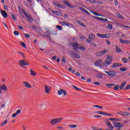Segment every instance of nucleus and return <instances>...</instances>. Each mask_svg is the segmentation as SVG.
I'll use <instances>...</instances> for the list:
<instances>
[{"mask_svg": "<svg viewBox=\"0 0 130 130\" xmlns=\"http://www.w3.org/2000/svg\"><path fill=\"white\" fill-rule=\"evenodd\" d=\"M62 119H63V117L51 119L50 120L49 123L51 125H55L57 123H60Z\"/></svg>", "mask_w": 130, "mask_h": 130, "instance_id": "1", "label": "nucleus"}, {"mask_svg": "<svg viewBox=\"0 0 130 130\" xmlns=\"http://www.w3.org/2000/svg\"><path fill=\"white\" fill-rule=\"evenodd\" d=\"M112 63V58L111 56L107 55V57L105 59L104 62V66L106 68L109 66V64H111Z\"/></svg>", "mask_w": 130, "mask_h": 130, "instance_id": "2", "label": "nucleus"}, {"mask_svg": "<svg viewBox=\"0 0 130 130\" xmlns=\"http://www.w3.org/2000/svg\"><path fill=\"white\" fill-rule=\"evenodd\" d=\"M18 63H19V66H20V67H21V68H24V67H23V66H29V61H28L26 59H22V60H19L18 61Z\"/></svg>", "mask_w": 130, "mask_h": 130, "instance_id": "3", "label": "nucleus"}, {"mask_svg": "<svg viewBox=\"0 0 130 130\" xmlns=\"http://www.w3.org/2000/svg\"><path fill=\"white\" fill-rule=\"evenodd\" d=\"M114 126H115V127H117V128H118V129H120V128L123 127V126H124V125L123 124L121 123H119L118 122H112Z\"/></svg>", "mask_w": 130, "mask_h": 130, "instance_id": "4", "label": "nucleus"}, {"mask_svg": "<svg viewBox=\"0 0 130 130\" xmlns=\"http://www.w3.org/2000/svg\"><path fill=\"white\" fill-rule=\"evenodd\" d=\"M22 12L23 14H24V16H25L26 19H27V20H28L29 22H31V23H32L34 20H33V18L31 17V15L27 14V13L25 12V10H24V9L22 10Z\"/></svg>", "mask_w": 130, "mask_h": 130, "instance_id": "5", "label": "nucleus"}, {"mask_svg": "<svg viewBox=\"0 0 130 130\" xmlns=\"http://www.w3.org/2000/svg\"><path fill=\"white\" fill-rule=\"evenodd\" d=\"M94 64L96 67H103V65H104L103 61L101 59H98V60H96L94 62Z\"/></svg>", "mask_w": 130, "mask_h": 130, "instance_id": "6", "label": "nucleus"}, {"mask_svg": "<svg viewBox=\"0 0 130 130\" xmlns=\"http://www.w3.org/2000/svg\"><path fill=\"white\" fill-rule=\"evenodd\" d=\"M70 53L72 57L74 58H80L81 56L79 54L76 53L74 51H70Z\"/></svg>", "mask_w": 130, "mask_h": 130, "instance_id": "7", "label": "nucleus"}, {"mask_svg": "<svg viewBox=\"0 0 130 130\" xmlns=\"http://www.w3.org/2000/svg\"><path fill=\"white\" fill-rule=\"evenodd\" d=\"M71 45L72 47H73V50H74V51H76V52L80 53V51L78 50V48H79V44H78L77 43H71Z\"/></svg>", "mask_w": 130, "mask_h": 130, "instance_id": "8", "label": "nucleus"}, {"mask_svg": "<svg viewBox=\"0 0 130 130\" xmlns=\"http://www.w3.org/2000/svg\"><path fill=\"white\" fill-rule=\"evenodd\" d=\"M96 36H98V37H100V38H108L110 37V35L109 34H97Z\"/></svg>", "mask_w": 130, "mask_h": 130, "instance_id": "9", "label": "nucleus"}, {"mask_svg": "<svg viewBox=\"0 0 130 130\" xmlns=\"http://www.w3.org/2000/svg\"><path fill=\"white\" fill-rule=\"evenodd\" d=\"M106 52H107V50H106L101 51L95 53V55L96 56H103V55H105Z\"/></svg>", "mask_w": 130, "mask_h": 130, "instance_id": "10", "label": "nucleus"}, {"mask_svg": "<svg viewBox=\"0 0 130 130\" xmlns=\"http://www.w3.org/2000/svg\"><path fill=\"white\" fill-rule=\"evenodd\" d=\"M105 73L107 74L110 77H115V76H116V72L113 71H105Z\"/></svg>", "mask_w": 130, "mask_h": 130, "instance_id": "11", "label": "nucleus"}, {"mask_svg": "<svg viewBox=\"0 0 130 130\" xmlns=\"http://www.w3.org/2000/svg\"><path fill=\"white\" fill-rule=\"evenodd\" d=\"M44 88H45V92L46 94H49L50 93V86L47 85H44Z\"/></svg>", "mask_w": 130, "mask_h": 130, "instance_id": "12", "label": "nucleus"}, {"mask_svg": "<svg viewBox=\"0 0 130 130\" xmlns=\"http://www.w3.org/2000/svg\"><path fill=\"white\" fill-rule=\"evenodd\" d=\"M62 93L64 96H67V91H66V90L60 89L59 91H58V95H62Z\"/></svg>", "mask_w": 130, "mask_h": 130, "instance_id": "13", "label": "nucleus"}, {"mask_svg": "<svg viewBox=\"0 0 130 130\" xmlns=\"http://www.w3.org/2000/svg\"><path fill=\"white\" fill-rule=\"evenodd\" d=\"M23 86L25 87V88H32V85L29 83V82L27 81H23Z\"/></svg>", "mask_w": 130, "mask_h": 130, "instance_id": "14", "label": "nucleus"}, {"mask_svg": "<svg viewBox=\"0 0 130 130\" xmlns=\"http://www.w3.org/2000/svg\"><path fill=\"white\" fill-rule=\"evenodd\" d=\"M106 125L109 127L110 129H106V130H113L114 128V127L113 125L111 124V123L110 122H107Z\"/></svg>", "mask_w": 130, "mask_h": 130, "instance_id": "15", "label": "nucleus"}, {"mask_svg": "<svg viewBox=\"0 0 130 130\" xmlns=\"http://www.w3.org/2000/svg\"><path fill=\"white\" fill-rule=\"evenodd\" d=\"M60 25L62 26H67V27H70V26H72L71 24H70L69 22H66L64 21H60L59 22Z\"/></svg>", "mask_w": 130, "mask_h": 130, "instance_id": "16", "label": "nucleus"}, {"mask_svg": "<svg viewBox=\"0 0 130 130\" xmlns=\"http://www.w3.org/2000/svg\"><path fill=\"white\" fill-rule=\"evenodd\" d=\"M1 13L4 19L8 18V13H7V12H6V11H3V10H1Z\"/></svg>", "mask_w": 130, "mask_h": 130, "instance_id": "17", "label": "nucleus"}, {"mask_svg": "<svg viewBox=\"0 0 130 130\" xmlns=\"http://www.w3.org/2000/svg\"><path fill=\"white\" fill-rule=\"evenodd\" d=\"M120 66H122V64H121V63H114L111 66V68L112 69H114L115 68H117V67H120Z\"/></svg>", "mask_w": 130, "mask_h": 130, "instance_id": "18", "label": "nucleus"}, {"mask_svg": "<svg viewBox=\"0 0 130 130\" xmlns=\"http://www.w3.org/2000/svg\"><path fill=\"white\" fill-rule=\"evenodd\" d=\"M92 18H93L94 19H96V20H100V21H105L106 22L108 21V19H104L102 18L96 17L94 16H92Z\"/></svg>", "mask_w": 130, "mask_h": 130, "instance_id": "19", "label": "nucleus"}, {"mask_svg": "<svg viewBox=\"0 0 130 130\" xmlns=\"http://www.w3.org/2000/svg\"><path fill=\"white\" fill-rule=\"evenodd\" d=\"M125 85H126V81H123L121 83V85L119 86L120 90H122L124 87H125Z\"/></svg>", "mask_w": 130, "mask_h": 130, "instance_id": "20", "label": "nucleus"}, {"mask_svg": "<svg viewBox=\"0 0 130 130\" xmlns=\"http://www.w3.org/2000/svg\"><path fill=\"white\" fill-rule=\"evenodd\" d=\"M51 12L53 13L54 15H56L57 16H59L60 17L62 16L61 13L58 11H51Z\"/></svg>", "mask_w": 130, "mask_h": 130, "instance_id": "21", "label": "nucleus"}, {"mask_svg": "<svg viewBox=\"0 0 130 130\" xmlns=\"http://www.w3.org/2000/svg\"><path fill=\"white\" fill-rule=\"evenodd\" d=\"M95 35L93 34H90L89 35V37H88V39L90 40H94V39H95Z\"/></svg>", "mask_w": 130, "mask_h": 130, "instance_id": "22", "label": "nucleus"}, {"mask_svg": "<svg viewBox=\"0 0 130 130\" xmlns=\"http://www.w3.org/2000/svg\"><path fill=\"white\" fill-rule=\"evenodd\" d=\"M76 22H77L78 24H79V25H80L81 26H82V27H83L84 28H86V27H87L85 24H84L83 22H81L80 20H76Z\"/></svg>", "mask_w": 130, "mask_h": 130, "instance_id": "23", "label": "nucleus"}, {"mask_svg": "<svg viewBox=\"0 0 130 130\" xmlns=\"http://www.w3.org/2000/svg\"><path fill=\"white\" fill-rule=\"evenodd\" d=\"M29 71L30 72V75L31 76H34V77L37 76V73H36L35 71H33L32 69H29Z\"/></svg>", "mask_w": 130, "mask_h": 130, "instance_id": "24", "label": "nucleus"}, {"mask_svg": "<svg viewBox=\"0 0 130 130\" xmlns=\"http://www.w3.org/2000/svg\"><path fill=\"white\" fill-rule=\"evenodd\" d=\"M1 90H3V91H8V87H7L6 85H3L1 86Z\"/></svg>", "mask_w": 130, "mask_h": 130, "instance_id": "25", "label": "nucleus"}, {"mask_svg": "<svg viewBox=\"0 0 130 130\" xmlns=\"http://www.w3.org/2000/svg\"><path fill=\"white\" fill-rule=\"evenodd\" d=\"M53 5H54V6H56V7H57L58 8H62V7L61 6V5L58 4L56 2H53Z\"/></svg>", "mask_w": 130, "mask_h": 130, "instance_id": "26", "label": "nucleus"}, {"mask_svg": "<svg viewBox=\"0 0 130 130\" xmlns=\"http://www.w3.org/2000/svg\"><path fill=\"white\" fill-rule=\"evenodd\" d=\"M119 42L120 43H125L126 44L129 43V41L125 40H120Z\"/></svg>", "mask_w": 130, "mask_h": 130, "instance_id": "27", "label": "nucleus"}, {"mask_svg": "<svg viewBox=\"0 0 130 130\" xmlns=\"http://www.w3.org/2000/svg\"><path fill=\"white\" fill-rule=\"evenodd\" d=\"M90 12L92 13V14L94 15V16H101V17H103V15L98 14L96 12H95L93 10L90 11Z\"/></svg>", "mask_w": 130, "mask_h": 130, "instance_id": "28", "label": "nucleus"}, {"mask_svg": "<svg viewBox=\"0 0 130 130\" xmlns=\"http://www.w3.org/2000/svg\"><path fill=\"white\" fill-rule=\"evenodd\" d=\"M64 4L65 5H66L67 6H68V7H69L70 8H75V7L74 6H72V4H70V3H69L68 2H64Z\"/></svg>", "mask_w": 130, "mask_h": 130, "instance_id": "29", "label": "nucleus"}, {"mask_svg": "<svg viewBox=\"0 0 130 130\" xmlns=\"http://www.w3.org/2000/svg\"><path fill=\"white\" fill-rule=\"evenodd\" d=\"M106 87H108V88H111V87H113V86H115V84H106Z\"/></svg>", "mask_w": 130, "mask_h": 130, "instance_id": "30", "label": "nucleus"}, {"mask_svg": "<svg viewBox=\"0 0 130 130\" xmlns=\"http://www.w3.org/2000/svg\"><path fill=\"white\" fill-rule=\"evenodd\" d=\"M122 61H123V62H124V63H127V62H128V60L127 59V58H126V57H123L122 58Z\"/></svg>", "mask_w": 130, "mask_h": 130, "instance_id": "31", "label": "nucleus"}, {"mask_svg": "<svg viewBox=\"0 0 130 130\" xmlns=\"http://www.w3.org/2000/svg\"><path fill=\"white\" fill-rule=\"evenodd\" d=\"M116 51L119 53L121 52V49H120V48H119L117 45H116Z\"/></svg>", "mask_w": 130, "mask_h": 130, "instance_id": "32", "label": "nucleus"}, {"mask_svg": "<svg viewBox=\"0 0 130 130\" xmlns=\"http://www.w3.org/2000/svg\"><path fill=\"white\" fill-rule=\"evenodd\" d=\"M18 54L20 55V56H22L23 58H25V54L24 53H22V52H18Z\"/></svg>", "mask_w": 130, "mask_h": 130, "instance_id": "33", "label": "nucleus"}, {"mask_svg": "<svg viewBox=\"0 0 130 130\" xmlns=\"http://www.w3.org/2000/svg\"><path fill=\"white\" fill-rule=\"evenodd\" d=\"M115 86L113 88V90H114L115 91H117V90H118V89H119V85H114Z\"/></svg>", "mask_w": 130, "mask_h": 130, "instance_id": "34", "label": "nucleus"}, {"mask_svg": "<svg viewBox=\"0 0 130 130\" xmlns=\"http://www.w3.org/2000/svg\"><path fill=\"white\" fill-rule=\"evenodd\" d=\"M96 77L100 79H102L103 78V75L101 74H96Z\"/></svg>", "mask_w": 130, "mask_h": 130, "instance_id": "35", "label": "nucleus"}, {"mask_svg": "<svg viewBox=\"0 0 130 130\" xmlns=\"http://www.w3.org/2000/svg\"><path fill=\"white\" fill-rule=\"evenodd\" d=\"M8 123V120H5L3 123L1 124V126H4L5 124H7Z\"/></svg>", "mask_w": 130, "mask_h": 130, "instance_id": "36", "label": "nucleus"}, {"mask_svg": "<svg viewBox=\"0 0 130 130\" xmlns=\"http://www.w3.org/2000/svg\"><path fill=\"white\" fill-rule=\"evenodd\" d=\"M69 127H71V128H75V127H77V125L76 124L69 125Z\"/></svg>", "mask_w": 130, "mask_h": 130, "instance_id": "37", "label": "nucleus"}, {"mask_svg": "<svg viewBox=\"0 0 130 130\" xmlns=\"http://www.w3.org/2000/svg\"><path fill=\"white\" fill-rule=\"evenodd\" d=\"M124 116H128L129 115V113L128 112H123Z\"/></svg>", "mask_w": 130, "mask_h": 130, "instance_id": "38", "label": "nucleus"}, {"mask_svg": "<svg viewBox=\"0 0 130 130\" xmlns=\"http://www.w3.org/2000/svg\"><path fill=\"white\" fill-rule=\"evenodd\" d=\"M73 87L74 89H75V90H77V91H81V89L79 88V87H77L75 85H73Z\"/></svg>", "mask_w": 130, "mask_h": 130, "instance_id": "39", "label": "nucleus"}, {"mask_svg": "<svg viewBox=\"0 0 130 130\" xmlns=\"http://www.w3.org/2000/svg\"><path fill=\"white\" fill-rule=\"evenodd\" d=\"M97 114H102V115H104V112H100V111H97L95 112Z\"/></svg>", "mask_w": 130, "mask_h": 130, "instance_id": "40", "label": "nucleus"}, {"mask_svg": "<svg viewBox=\"0 0 130 130\" xmlns=\"http://www.w3.org/2000/svg\"><path fill=\"white\" fill-rule=\"evenodd\" d=\"M14 34L15 36H19V32L17 30L14 31Z\"/></svg>", "mask_w": 130, "mask_h": 130, "instance_id": "41", "label": "nucleus"}, {"mask_svg": "<svg viewBox=\"0 0 130 130\" xmlns=\"http://www.w3.org/2000/svg\"><path fill=\"white\" fill-rule=\"evenodd\" d=\"M56 28H57V29H58V30H62V27L60 25H57Z\"/></svg>", "mask_w": 130, "mask_h": 130, "instance_id": "42", "label": "nucleus"}, {"mask_svg": "<svg viewBox=\"0 0 130 130\" xmlns=\"http://www.w3.org/2000/svg\"><path fill=\"white\" fill-rule=\"evenodd\" d=\"M87 1V2H90V3H91L92 4H95L96 3V0H86Z\"/></svg>", "mask_w": 130, "mask_h": 130, "instance_id": "43", "label": "nucleus"}, {"mask_svg": "<svg viewBox=\"0 0 130 130\" xmlns=\"http://www.w3.org/2000/svg\"><path fill=\"white\" fill-rule=\"evenodd\" d=\"M90 45L91 46H93V47H96L97 46V45H96V44L94 42H92L91 43H90Z\"/></svg>", "mask_w": 130, "mask_h": 130, "instance_id": "44", "label": "nucleus"}, {"mask_svg": "<svg viewBox=\"0 0 130 130\" xmlns=\"http://www.w3.org/2000/svg\"><path fill=\"white\" fill-rule=\"evenodd\" d=\"M63 127H62V126H57V129H58V130H61V129H63Z\"/></svg>", "mask_w": 130, "mask_h": 130, "instance_id": "45", "label": "nucleus"}, {"mask_svg": "<svg viewBox=\"0 0 130 130\" xmlns=\"http://www.w3.org/2000/svg\"><path fill=\"white\" fill-rule=\"evenodd\" d=\"M21 46L24 47V48H27V46H26V44L25 43H21Z\"/></svg>", "mask_w": 130, "mask_h": 130, "instance_id": "46", "label": "nucleus"}, {"mask_svg": "<svg viewBox=\"0 0 130 130\" xmlns=\"http://www.w3.org/2000/svg\"><path fill=\"white\" fill-rule=\"evenodd\" d=\"M130 88V85L128 84L124 88V90H128Z\"/></svg>", "mask_w": 130, "mask_h": 130, "instance_id": "47", "label": "nucleus"}, {"mask_svg": "<svg viewBox=\"0 0 130 130\" xmlns=\"http://www.w3.org/2000/svg\"><path fill=\"white\" fill-rule=\"evenodd\" d=\"M120 71H121L122 72H125L126 71V68H121L120 69Z\"/></svg>", "mask_w": 130, "mask_h": 130, "instance_id": "48", "label": "nucleus"}, {"mask_svg": "<svg viewBox=\"0 0 130 130\" xmlns=\"http://www.w3.org/2000/svg\"><path fill=\"white\" fill-rule=\"evenodd\" d=\"M62 62H64V63H66V62H67V61L66 60V57H64V56L62 57Z\"/></svg>", "mask_w": 130, "mask_h": 130, "instance_id": "49", "label": "nucleus"}, {"mask_svg": "<svg viewBox=\"0 0 130 130\" xmlns=\"http://www.w3.org/2000/svg\"><path fill=\"white\" fill-rule=\"evenodd\" d=\"M31 28L33 30H36V29H37L36 25H31Z\"/></svg>", "mask_w": 130, "mask_h": 130, "instance_id": "50", "label": "nucleus"}, {"mask_svg": "<svg viewBox=\"0 0 130 130\" xmlns=\"http://www.w3.org/2000/svg\"><path fill=\"white\" fill-rule=\"evenodd\" d=\"M108 28L109 30H111L112 29V25L111 24H108Z\"/></svg>", "mask_w": 130, "mask_h": 130, "instance_id": "51", "label": "nucleus"}, {"mask_svg": "<svg viewBox=\"0 0 130 130\" xmlns=\"http://www.w3.org/2000/svg\"><path fill=\"white\" fill-rule=\"evenodd\" d=\"M104 115H109L110 116H111L112 115V114H109L108 113H106V112H104Z\"/></svg>", "mask_w": 130, "mask_h": 130, "instance_id": "52", "label": "nucleus"}, {"mask_svg": "<svg viewBox=\"0 0 130 130\" xmlns=\"http://www.w3.org/2000/svg\"><path fill=\"white\" fill-rule=\"evenodd\" d=\"M24 36L26 38H30V35H29L28 34H24Z\"/></svg>", "mask_w": 130, "mask_h": 130, "instance_id": "53", "label": "nucleus"}, {"mask_svg": "<svg viewBox=\"0 0 130 130\" xmlns=\"http://www.w3.org/2000/svg\"><path fill=\"white\" fill-rule=\"evenodd\" d=\"M123 112H117V114H119L120 115H122V116H124V114L123 113Z\"/></svg>", "mask_w": 130, "mask_h": 130, "instance_id": "54", "label": "nucleus"}, {"mask_svg": "<svg viewBox=\"0 0 130 130\" xmlns=\"http://www.w3.org/2000/svg\"><path fill=\"white\" fill-rule=\"evenodd\" d=\"M121 119L119 118H114V121H120Z\"/></svg>", "mask_w": 130, "mask_h": 130, "instance_id": "55", "label": "nucleus"}, {"mask_svg": "<svg viewBox=\"0 0 130 130\" xmlns=\"http://www.w3.org/2000/svg\"><path fill=\"white\" fill-rule=\"evenodd\" d=\"M114 4L115 6H118V1L117 0H114Z\"/></svg>", "mask_w": 130, "mask_h": 130, "instance_id": "56", "label": "nucleus"}, {"mask_svg": "<svg viewBox=\"0 0 130 130\" xmlns=\"http://www.w3.org/2000/svg\"><path fill=\"white\" fill-rule=\"evenodd\" d=\"M78 49H81L82 50H85V47L83 46L78 47Z\"/></svg>", "mask_w": 130, "mask_h": 130, "instance_id": "57", "label": "nucleus"}, {"mask_svg": "<svg viewBox=\"0 0 130 130\" xmlns=\"http://www.w3.org/2000/svg\"><path fill=\"white\" fill-rule=\"evenodd\" d=\"M80 10H81V11H82V12H84V13L86 12V9H85V8H83L82 7L80 8Z\"/></svg>", "mask_w": 130, "mask_h": 130, "instance_id": "58", "label": "nucleus"}, {"mask_svg": "<svg viewBox=\"0 0 130 130\" xmlns=\"http://www.w3.org/2000/svg\"><path fill=\"white\" fill-rule=\"evenodd\" d=\"M11 16H12V19H13V20H16V17H15L14 14H12Z\"/></svg>", "mask_w": 130, "mask_h": 130, "instance_id": "59", "label": "nucleus"}, {"mask_svg": "<svg viewBox=\"0 0 130 130\" xmlns=\"http://www.w3.org/2000/svg\"><path fill=\"white\" fill-rule=\"evenodd\" d=\"M16 113L17 115H18V114H20L21 113V110H18L16 111Z\"/></svg>", "mask_w": 130, "mask_h": 130, "instance_id": "60", "label": "nucleus"}, {"mask_svg": "<svg viewBox=\"0 0 130 130\" xmlns=\"http://www.w3.org/2000/svg\"><path fill=\"white\" fill-rule=\"evenodd\" d=\"M4 9L5 10H6V11H8V6H7L6 5H4Z\"/></svg>", "mask_w": 130, "mask_h": 130, "instance_id": "61", "label": "nucleus"}, {"mask_svg": "<svg viewBox=\"0 0 130 130\" xmlns=\"http://www.w3.org/2000/svg\"><path fill=\"white\" fill-rule=\"evenodd\" d=\"M106 44L107 45H110V42L108 40H106Z\"/></svg>", "mask_w": 130, "mask_h": 130, "instance_id": "62", "label": "nucleus"}, {"mask_svg": "<svg viewBox=\"0 0 130 130\" xmlns=\"http://www.w3.org/2000/svg\"><path fill=\"white\" fill-rule=\"evenodd\" d=\"M18 115L16 113L12 114V117H16Z\"/></svg>", "mask_w": 130, "mask_h": 130, "instance_id": "63", "label": "nucleus"}, {"mask_svg": "<svg viewBox=\"0 0 130 130\" xmlns=\"http://www.w3.org/2000/svg\"><path fill=\"white\" fill-rule=\"evenodd\" d=\"M93 84H94V85H100V83H99V82H94Z\"/></svg>", "mask_w": 130, "mask_h": 130, "instance_id": "64", "label": "nucleus"}]
</instances>
